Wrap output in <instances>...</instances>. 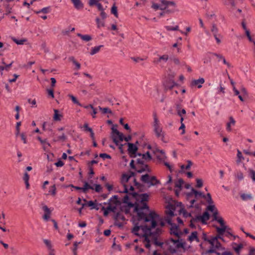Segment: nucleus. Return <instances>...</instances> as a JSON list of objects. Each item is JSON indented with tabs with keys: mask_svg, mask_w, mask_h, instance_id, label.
<instances>
[{
	"mask_svg": "<svg viewBox=\"0 0 255 255\" xmlns=\"http://www.w3.org/2000/svg\"><path fill=\"white\" fill-rule=\"evenodd\" d=\"M237 157L238 158V162H240L242 160L244 159L242 152L239 150H238Z\"/></svg>",
	"mask_w": 255,
	"mask_h": 255,
	"instance_id": "obj_60",
	"label": "nucleus"
},
{
	"mask_svg": "<svg viewBox=\"0 0 255 255\" xmlns=\"http://www.w3.org/2000/svg\"><path fill=\"white\" fill-rule=\"evenodd\" d=\"M111 13L113 14L116 17H118L117 7L115 6V5H114L112 7Z\"/></svg>",
	"mask_w": 255,
	"mask_h": 255,
	"instance_id": "obj_44",
	"label": "nucleus"
},
{
	"mask_svg": "<svg viewBox=\"0 0 255 255\" xmlns=\"http://www.w3.org/2000/svg\"><path fill=\"white\" fill-rule=\"evenodd\" d=\"M43 242H44V244L46 245V246L47 247V248H48L49 250H50V251L52 250V245H51V242L50 241L45 239L43 240Z\"/></svg>",
	"mask_w": 255,
	"mask_h": 255,
	"instance_id": "obj_49",
	"label": "nucleus"
},
{
	"mask_svg": "<svg viewBox=\"0 0 255 255\" xmlns=\"http://www.w3.org/2000/svg\"><path fill=\"white\" fill-rule=\"evenodd\" d=\"M98 0H89L88 3L90 6H92L96 5L98 3Z\"/></svg>",
	"mask_w": 255,
	"mask_h": 255,
	"instance_id": "obj_61",
	"label": "nucleus"
},
{
	"mask_svg": "<svg viewBox=\"0 0 255 255\" xmlns=\"http://www.w3.org/2000/svg\"><path fill=\"white\" fill-rule=\"evenodd\" d=\"M87 205L89 207H92V209H97V210L98 209V208H96V204L92 201H89L87 203Z\"/></svg>",
	"mask_w": 255,
	"mask_h": 255,
	"instance_id": "obj_59",
	"label": "nucleus"
},
{
	"mask_svg": "<svg viewBox=\"0 0 255 255\" xmlns=\"http://www.w3.org/2000/svg\"><path fill=\"white\" fill-rule=\"evenodd\" d=\"M249 175L252 178L253 182H255V171L252 169L248 170Z\"/></svg>",
	"mask_w": 255,
	"mask_h": 255,
	"instance_id": "obj_37",
	"label": "nucleus"
},
{
	"mask_svg": "<svg viewBox=\"0 0 255 255\" xmlns=\"http://www.w3.org/2000/svg\"><path fill=\"white\" fill-rule=\"evenodd\" d=\"M99 156L100 157L103 158L104 159H105L106 158H108V159L111 158V156L109 154H108L107 153H100L99 155Z\"/></svg>",
	"mask_w": 255,
	"mask_h": 255,
	"instance_id": "obj_54",
	"label": "nucleus"
},
{
	"mask_svg": "<svg viewBox=\"0 0 255 255\" xmlns=\"http://www.w3.org/2000/svg\"><path fill=\"white\" fill-rule=\"evenodd\" d=\"M225 88L223 86V85L221 83H220V87L218 89V93H222L223 94H224L225 91Z\"/></svg>",
	"mask_w": 255,
	"mask_h": 255,
	"instance_id": "obj_51",
	"label": "nucleus"
},
{
	"mask_svg": "<svg viewBox=\"0 0 255 255\" xmlns=\"http://www.w3.org/2000/svg\"><path fill=\"white\" fill-rule=\"evenodd\" d=\"M184 181L183 179H179L177 181L175 182V187L177 188H179L180 189H181L182 184H183Z\"/></svg>",
	"mask_w": 255,
	"mask_h": 255,
	"instance_id": "obj_39",
	"label": "nucleus"
},
{
	"mask_svg": "<svg viewBox=\"0 0 255 255\" xmlns=\"http://www.w3.org/2000/svg\"><path fill=\"white\" fill-rule=\"evenodd\" d=\"M241 197L243 200L252 199V196L251 194H243L241 195Z\"/></svg>",
	"mask_w": 255,
	"mask_h": 255,
	"instance_id": "obj_45",
	"label": "nucleus"
},
{
	"mask_svg": "<svg viewBox=\"0 0 255 255\" xmlns=\"http://www.w3.org/2000/svg\"><path fill=\"white\" fill-rule=\"evenodd\" d=\"M125 144H128V151L130 153L134 154L138 149L137 147L133 143L128 142L127 143H125Z\"/></svg>",
	"mask_w": 255,
	"mask_h": 255,
	"instance_id": "obj_16",
	"label": "nucleus"
},
{
	"mask_svg": "<svg viewBox=\"0 0 255 255\" xmlns=\"http://www.w3.org/2000/svg\"><path fill=\"white\" fill-rule=\"evenodd\" d=\"M165 244L167 246L168 250L171 254L175 253L178 249L183 247V244L179 241L178 238L176 240L171 238L165 242Z\"/></svg>",
	"mask_w": 255,
	"mask_h": 255,
	"instance_id": "obj_4",
	"label": "nucleus"
},
{
	"mask_svg": "<svg viewBox=\"0 0 255 255\" xmlns=\"http://www.w3.org/2000/svg\"><path fill=\"white\" fill-rule=\"evenodd\" d=\"M119 192L121 193H128V186L126 185L125 184H124L123 190L119 191Z\"/></svg>",
	"mask_w": 255,
	"mask_h": 255,
	"instance_id": "obj_62",
	"label": "nucleus"
},
{
	"mask_svg": "<svg viewBox=\"0 0 255 255\" xmlns=\"http://www.w3.org/2000/svg\"><path fill=\"white\" fill-rule=\"evenodd\" d=\"M20 136L21 137V140L23 141V143L24 144H26L27 143V140H26V136L25 134L23 132L21 133L20 134Z\"/></svg>",
	"mask_w": 255,
	"mask_h": 255,
	"instance_id": "obj_55",
	"label": "nucleus"
},
{
	"mask_svg": "<svg viewBox=\"0 0 255 255\" xmlns=\"http://www.w3.org/2000/svg\"><path fill=\"white\" fill-rule=\"evenodd\" d=\"M129 179L130 178L128 176V174H124L122 177V182L124 183H127Z\"/></svg>",
	"mask_w": 255,
	"mask_h": 255,
	"instance_id": "obj_56",
	"label": "nucleus"
},
{
	"mask_svg": "<svg viewBox=\"0 0 255 255\" xmlns=\"http://www.w3.org/2000/svg\"><path fill=\"white\" fill-rule=\"evenodd\" d=\"M41 143L42 144L43 148V149L44 150H46L45 145H47V146H50V143L47 141V139H43L42 140V142H41Z\"/></svg>",
	"mask_w": 255,
	"mask_h": 255,
	"instance_id": "obj_50",
	"label": "nucleus"
},
{
	"mask_svg": "<svg viewBox=\"0 0 255 255\" xmlns=\"http://www.w3.org/2000/svg\"><path fill=\"white\" fill-rule=\"evenodd\" d=\"M137 206L135 210L137 212V221L131 232L134 235L143 238V242L147 249L150 247V242L160 247L163 243L157 241L158 237L162 234V230L160 228H155L157 225V214L154 211H149V207L146 204Z\"/></svg>",
	"mask_w": 255,
	"mask_h": 255,
	"instance_id": "obj_1",
	"label": "nucleus"
},
{
	"mask_svg": "<svg viewBox=\"0 0 255 255\" xmlns=\"http://www.w3.org/2000/svg\"><path fill=\"white\" fill-rule=\"evenodd\" d=\"M99 109L100 111H102V113L105 114L107 113L112 114V111L108 108H102L100 106H99Z\"/></svg>",
	"mask_w": 255,
	"mask_h": 255,
	"instance_id": "obj_36",
	"label": "nucleus"
},
{
	"mask_svg": "<svg viewBox=\"0 0 255 255\" xmlns=\"http://www.w3.org/2000/svg\"><path fill=\"white\" fill-rule=\"evenodd\" d=\"M169 58L168 55L165 54L162 56H160L158 59L157 60V63L161 62L162 61L166 62Z\"/></svg>",
	"mask_w": 255,
	"mask_h": 255,
	"instance_id": "obj_33",
	"label": "nucleus"
},
{
	"mask_svg": "<svg viewBox=\"0 0 255 255\" xmlns=\"http://www.w3.org/2000/svg\"><path fill=\"white\" fill-rule=\"evenodd\" d=\"M75 8L77 9H82L84 7V4L81 0H71Z\"/></svg>",
	"mask_w": 255,
	"mask_h": 255,
	"instance_id": "obj_18",
	"label": "nucleus"
},
{
	"mask_svg": "<svg viewBox=\"0 0 255 255\" xmlns=\"http://www.w3.org/2000/svg\"><path fill=\"white\" fill-rule=\"evenodd\" d=\"M115 218H116V220H121L124 221L125 220V217H124V216H123V215H122L120 213H117L116 214Z\"/></svg>",
	"mask_w": 255,
	"mask_h": 255,
	"instance_id": "obj_52",
	"label": "nucleus"
},
{
	"mask_svg": "<svg viewBox=\"0 0 255 255\" xmlns=\"http://www.w3.org/2000/svg\"><path fill=\"white\" fill-rule=\"evenodd\" d=\"M175 210V207L172 204H168L166 206V210H165V213L166 215L167 216L165 220L167 218H170L171 219V217H173L174 215V212Z\"/></svg>",
	"mask_w": 255,
	"mask_h": 255,
	"instance_id": "obj_10",
	"label": "nucleus"
},
{
	"mask_svg": "<svg viewBox=\"0 0 255 255\" xmlns=\"http://www.w3.org/2000/svg\"><path fill=\"white\" fill-rule=\"evenodd\" d=\"M175 108L176 110L177 111V114L179 116H181L180 114V110L182 109V106L180 103H177L175 104Z\"/></svg>",
	"mask_w": 255,
	"mask_h": 255,
	"instance_id": "obj_38",
	"label": "nucleus"
},
{
	"mask_svg": "<svg viewBox=\"0 0 255 255\" xmlns=\"http://www.w3.org/2000/svg\"><path fill=\"white\" fill-rule=\"evenodd\" d=\"M176 85V83L172 80L166 81L164 83V90L165 91L171 90Z\"/></svg>",
	"mask_w": 255,
	"mask_h": 255,
	"instance_id": "obj_15",
	"label": "nucleus"
},
{
	"mask_svg": "<svg viewBox=\"0 0 255 255\" xmlns=\"http://www.w3.org/2000/svg\"><path fill=\"white\" fill-rule=\"evenodd\" d=\"M77 35L80 37L81 39H82L83 41H85L86 42H88L90 41L92 39V37L90 35L86 34V35H83L80 33H77Z\"/></svg>",
	"mask_w": 255,
	"mask_h": 255,
	"instance_id": "obj_20",
	"label": "nucleus"
},
{
	"mask_svg": "<svg viewBox=\"0 0 255 255\" xmlns=\"http://www.w3.org/2000/svg\"><path fill=\"white\" fill-rule=\"evenodd\" d=\"M207 209L213 212V214H214V212H215V211H218L217 209H216L215 207V205H213V204H210V205H209L208 207H207Z\"/></svg>",
	"mask_w": 255,
	"mask_h": 255,
	"instance_id": "obj_46",
	"label": "nucleus"
},
{
	"mask_svg": "<svg viewBox=\"0 0 255 255\" xmlns=\"http://www.w3.org/2000/svg\"><path fill=\"white\" fill-rule=\"evenodd\" d=\"M112 137L113 141L116 145H119V141L118 138L121 141L124 139V136L122 133L120 132L117 128H115L114 127L112 128Z\"/></svg>",
	"mask_w": 255,
	"mask_h": 255,
	"instance_id": "obj_8",
	"label": "nucleus"
},
{
	"mask_svg": "<svg viewBox=\"0 0 255 255\" xmlns=\"http://www.w3.org/2000/svg\"><path fill=\"white\" fill-rule=\"evenodd\" d=\"M151 7L155 10H157L159 9V3H153Z\"/></svg>",
	"mask_w": 255,
	"mask_h": 255,
	"instance_id": "obj_63",
	"label": "nucleus"
},
{
	"mask_svg": "<svg viewBox=\"0 0 255 255\" xmlns=\"http://www.w3.org/2000/svg\"><path fill=\"white\" fill-rule=\"evenodd\" d=\"M138 155L142 156V159H144L145 160H150L151 159V156L149 151H147L144 154H138Z\"/></svg>",
	"mask_w": 255,
	"mask_h": 255,
	"instance_id": "obj_28",
	"label": "nucleus"
},
{
	"mask_svg": "<svg viewBox=\"0 0 255 255\" xmlns=\"http://www.w3.org/2000/svg\"><path fill=\"white\" fill-rule=\"evenodd\" d=\"M89 189L94 190V188L93 186H92L90 184H89V183L88 182H85L84 186L82 187V191L84 193H86L87 190Z\"/></svg>",
	"mask_w": 255,
	"mask_h": 255,
	"instance_id": "obj_24",
	"label": "nucleus"
},
{
	"mask_svg": "<svg viewBox=\"0 0 255 255\" xmlns=\"http://www.w3.org/2000/svg\"><path fill=\"white\" fill-rule=\"evenodd\" d=\"M136 171L138 173H142L143 171H147L148 172H151L150 169L146 164L143 165V166L140 169H137Z\"/></svg>",
	"mask_w": 255,
	"mask_h": 255,
	"instance_id": "obj_27",
	"label": "nucleus"
},
{
	"mask_svg": "<svg viewBox=\"0 0 255 255\" xmlns=\"http://www.w3.org/2000/svg\"><path fill=\"white\" fill-rule=\"evenodd\" d=\"M165 221L170 225L171 227L170 229V234L175 236L177 238L179 239L182 235V233L179 230L178 227L175 224L172 223L171 219L167 218Z\"/></svg>",
	"mask_w": 255,
	"mask_h": 255,
	"instance_id": "obj_7",
	"label": "nucleus"
},
{
	"mask_svg": "<svg viewBox=\"0 0 255 255\" xmlns=\"http://www.w3.org/2000/svg\"><path fill=\"white\" fill-rule=\"evenodd\" d=\"M196 187L197 188H201L203 186V181L201 179H196Z\"/></svg>",
	"mask_w": 255,
	"mask_h": 255,
	"instance_id": "obj_53",
	"label": "nucleus"
},
{
	"mask_svg": "<svg viewBox=\"0 0 255 255\" xmlns=\"http://www.w3.org/2000/svg\"><path fill=\"white\" fill-rule=\"evenodd\" d=\"M157 215H158V217L156 219L157 225L155 226V227L157 226V228H160L162 230L161 228L165 225V223L162 220H158L159 217L158 214Z\"/></svg>",
	"mask_w": 255,
	"mask_h": 255,
	"instance_id": "obj_29",
	"label": "nucleus"
},
{
	"mask_svg": "<svg viewBox=\"0 0 255 255\" xmlns=\"http://www.w3.org/2000/svg\"><path fill=\"white\" fill-rule=\"evenodd\" d=\"M216 249H215V248H213L212 247L211 248V249H210L209 250L206 251L205 253V254H211V253H216L218 255H220V254L219 253H217L216 252Z\"/></svg>",
	"mask_w": 255,
	"mask_h": 255,
	"instance_id": "obj_47",
	"label": "nucleus"
},
{
	"mask_svg": "<svg viewBox=\"0 0 255 255\" xmlns=\"http://www.w3.org/2000/svg\"><path fill=\"white\" fill-rule=\"evenodd\" d=\"M68 96L71 98V100L74 104H76L80 106H82V105L79 102L76 98L74 97L73 95H69Z\"/></svg>",
	"mask_w": 255,
	"mask_h": 255,
	"instance_id": "obj_40",
	"label": "nucleus"
},
{
	"mask_svg": "<svg viewBox=\"0 0 255 255\" xmlns=\"http://www.w3.org/2000/svg\"><path fill=\"white\" fill-rule=\"evenodd\" d=\"M209 243L211 245L213 248L219 249L221 248V245L219 241L217 240L216 238L211 237L209 240H208Z\"/></svg>",
	"mask_w": 255,
	"mask_h": 255,
	"instance_id": "obj_12",
	"label": "nucleus"
},
{
	"mask_svg": "<svg viewBox=\"0 0 255 255\" xmlns=\"http://www.w3.org/2000/svg\"><path fill=\"white\" fill-rule=\"evenodd\" d=\"M165 28L168 31H176L179 30L178 25H176L174 27H171L170 26H165Z\"/></svg>",
	"mask_w": 255,
	"mask_h": 255,
	"instance_id": "obj_43",
	"label": "nucleus"
},
{
	"mask_svg": "<svg viewBox=\"0 0 255 255\" xmlns=\"http://www.w3.org/2000/svg\"><path fill=\"white\" fill-rule=\"evenodd\" d=\"M12 39L15 43L18 45H22L24 42L27 41V39L26 38L17 39L15 38H12Z\"/></svg>",
	"mask_w": 255,
	"mask_h": 255,
	"instance_id": "obj_31",
	"label": "nucleus"
},
{
	"mask_svg": "<svg viewBox=\"0 0 255 255\" xmlns=\"http://www.w3.org/2000/svg\"><path fill=\"white\" fill-rule=\"evenodd\" d=\"M54 114L53 116V119L55 121H59L61 120V118L62 117V116L60 114H59L58 113V110L56 109L54 110Z\"/></svg>",
	"mask_w": 255,
	"mask_h": 255,
	"instance_id": "obj_25",
	"label": "nucleus"
},
{
	"mask_svg": "<svg viewBox=\"0 0 255 255\" xmlns=\"http://www.w3.org/2000/svg\"><path fill=\"white\" fill-rule=\"evenodd\" d=\"M204 82V79L203 78H200L197 80H192L190 84L192 87L197 86L198 88H200L202 87V84Z\"/></svg>",
	"mask_w": 255,
	"mask_h": 255,
	"instance_id": "obj_13",
	"label": "nucleus"
},
{
	"mask_svg": "<svg viewBox=\"0 0 255 255\" xmlns=\"http://www.w3.org/2000/svg\"><path fill=\"white\" fill-rule=\"evenodd\" d=\"M188 241L190 242H192L194 240H196L197 242H199V239L197 236V232L195 231L191 233V235L189 236Z\"/></svg>",
	"mask_w": 255,
	"mask_h": 255,
	"instance_id": "obj_21",
	"label": "nucleus"
},
{
	"mask_svg": "<svg viewBox=\"0 0 255 255\" xmlns=\"http://www.w3.org/2000/svg\"><path fill=\"white\" fill-rule=\"evenodd\" d=\"M209 214L207 212H205L202 216H197L194 218V221H201L202 223L205 224L206 221L209 219Z\"/></svg>",
	"mask_w": 255,
	"mask_h": 255,
	"instance_id": "obj_11",
	"label": "nucleus"
},
{
	"mask_svg": "<svg viewBox=\"0 0 255 255\" xmlns=\"http://www.w3.org/2000/svg\"><path fill=\"white\" fill-rule=\"evenodd\" d=\"M95 190L97 192H100L102 190L101 186L99 184H96Z\"/></svg>",
	"mask_w": 255,
	"mask_h": 255,
	"instance_id": "obj_64",
	"label": "nucleus"
},
{
	"mask_svg": "<svg viewBox=\"0 0 255 255\" xmlns=\"http://www.w3.org/2000/svg\"><path fill=\"white\" fill-rule=\"evenodd\" d=\"M103 45H99L98 46H95L94 47L92 48L91 51H90V54L91 55H93L98 52H99L101 49V47H103Z\"/></svg>",
	"mask_w": 255,
	"mask_h": 255,
	"instance_id": "obj_23",
	"label": "nucleus"
},
{
	"mask_svg": "<svg viewBox=\"0 0 255 255\" xmlns=\"http://www.w3.org/2000/svg\"><path fill=\"white\" fill-rule=\"evenodd\" d=\"M84 130L85 131H89V132H91L93 131L92 129L90 128L89 127V125L87 123H85L84 125Z\"/></svg>",
	"mask_w": 255,
	"mask_h": 255,
	"instance_id": "obj_57",
	"label": "nucleus"
},
{
	"mask_svg": "<svg viewBox=\"0 0 255 255\" xmlns=\"http://www.w3.org/2000/svg\"><path fill=\"white\" fill-rule=\"evenodd\" d=\"M160 152L163 153V155L162 157H160L159 156H158L157 158L159 160H160V161H163L164 165L165 166H166L168 168V169L170 170V172H172V168H171V165L169 164V163L164 161V158H166V156L164 155V152L162 150H161Z\"/></svg>",
	"mask_w": 255,
	"mask_h": 255,
	"instance_id": "obj_19",
	"label": "nucleus"
},
{
	"mask_svg": "<svg viewBox=\"0 0 255 255\" xmlns=\"http://www.w3.org/2000/svg\"><path fill=\"white\" fill-rule=\"evenodd\" d=\"M69 60L70 61H71L73 64H74L76 66V69L77 70H79L81 68V65L79 63L76 61L75 58L73 56H71L69 57Z\"/></svg>",
	"mask_w": 255,
	"mask_h": 255,
	"instance_id": "obj_26",
	"label": "nucleus"
},
{
	"mask_svg": "<svg viewBox=\"0 0 255 255\" xmlns=\"http://www.w3.org/2000/svg\"><path fill=\"white\" fill-rule=\"evenodd\" d=\"M212 217L213 220L218 222L221 226V228H216L218 234L220 235H223L227 229V227L225 225V222L223 219L221 217L218 216V212L217 211L214 213L213 215H212Z\"/></svg>",
	"mask_w": 255,
	"mask_h": 255,
	"instance_id": "obj_5",
	"label": "nucleus"
},
{
	"mask_svg": "<svg viewBox=\"0 0 255 255\" xmlns=\"http://www.w3.org/2000/svg\"><path fill=\"white\" fill-rule=\"evenodd\" d=\"M193 194L195 195V197H197L198 196H201L203 198H205L206 197L205 195H203L202 192H198L195 190L194 188H192L191 192L187 194L188 197H190L192 196Z\"/></svg>",
	"mask_w": 255,
	"mask_h": 255,
	"instance_id": "obj_17",
	"label": "nucleus"
},
{
	"mask_svg": "<svg viewBox=\"0 0 255 255\" xmlns=\"http://www.w3.org/2000/svg\"><path fill=\"white\" fill-rule=\"evenodd\" d=\"M153 131L156 137L162 140L164 142H166L165 140V132L163 130L160 122L156 115L154 116V121L153 124Z\"/></svg>",
	"mask_w": 255,
	"mask_h": 255,
	"instance_id": "obj_3",
	"label": "nucleus"
},
{
	"mask_svg": "<svg viewBox=\"0 0 255 255\" xmlns=\"http://www.w3.org/2000/svg\"><path fill=\"white\" fill-rule=\"evenodd\" d=\"M218 31L219 29L217 27L216 25L215 24H213L211 29V31L213 35H214L217 34H219L218 33Z\"/></svg>",
	"mask_w": 255,
	"mask_h": 255,
	"instance_id": "obj_35",
	"label": "nucleus"
},
{
	"mask_svg": "<svg viewBox=\"0 0 255 255\" xmlns=\"http://www.w3.org/2000/svg\"><path fill=\"white\" fill-rule=\"evenodd\" d=\"M49 193H51V194L53 196H55L56 193V188L55 185H53L51 187V189L49 190Z\"/></svg>",
	"mask_w": 255,
	"mask_h": 255,
	"instance_id": "obj_48",
	"label": "nucleus"
},
{
	"mask_svg": "<svg viewBox=\"0 0 255 255\" xmlns=\"http://www.w3.org/2000/svg\"><path fill=\"white\" fill-rule=\"evenodd\" d=\"M180 214H182L183 216L185 218H187L188 217H191V214L190 213H188L184 208H181L179 210Z\"/></svg>",
	"mask_w": 255,
	"mask_h": 255,
	"instance_id": "obj_30",
	"label": "nucleus"
},
{
	"mask_svg": "<svg viewBox=\"0 0 255 255\" xmlns=\"http://www.w3.org/2000/svg\"><path fill=\"white\" fill-rule=\"evenodd\" d=\"M140 179L142 182L149 184V186L156 185L160 183V181L156 179L155 176H150L148 174L142 175Z\"/></svg>",
	"mask_w": 255,
	"mask_h": 255,
	"instance_id": "obj_6",
	"label": "nucleus"
},
{
	"mask_svg": "<svg viewBox=\"0 0 255 255\" xmlns=\"http://www.w3.org/2000/svg\"><path fill=\"white\" fill-rule=\"evenodd\" d=\"M213 36L216 40L217 43L220 44L221 42V39L223 38V36L221 34H217Z\"/></svg>",
	"mask_w": 255,
	"mask_h": 255,
	"instance_id": "obj_42",
	"label": "nucleus"
},
{
	"mask_svg": "<svg viewBox=\"0 0 255 255\" xmlns=\"http://www.w3.org/2000/svg\"><path fill=\"white\" fill-rule=\"evenodd\" d=\"M113 201L112 198H111L110 200L112 202H113L115 205H112V204H109V206L107 207V209L110 211L114 212L116 209V204L118 202L117 200V196L115 195L113 197Z\"/></svg>",
	"mask_w": 255,
	"mask_h": 255,
	"instance_id": "obj_14",
	"label": "nucleus"
},
{
	"mask_svg": "<svg viewBox=\"0 0 255 255\" xmlns=\"http://www.w3.org/2000/svg\"><path fill=\"white\" fill-rule=\"evenodd\" d=\"M129 194L136 200V202L134 203H131L129 202V197L128 195H126L123 198V202L128 204L130 207H134V211L137 214V212L135 210L136 207L137 206L141 205L146 204L147 206V202L149 199V195L147 193L143 194H137L135 192L129 193Z\"/></svg>",
	"mask_w": 255,
	"mask_h": 255,
	"instance_id": "obj_2",
	"label": "nucleus"
},
{
	"mask_svg": "<svg viewBox=\"0 0 255 255\" xmlns=\"http://www.w3.org/2000/svg\"><path fill=\"white\" fill-rule=\"evenodd\" d=\"M235 124V121L232 117H230V122L227 124V130L228 131H231V126H234Z\"/></svg>",
	"mask_w": 255,
	"mask_h": 255,
	"instance_id": "obj_22",
	"label": "nucleus"
},
{
	"mask_svg": "<svg viewBox=\"0 0 255 255\" xmlns=\"http://www.w3.org/2000/svg\"><path fill=\"white\" fill-rule=\"evenodd\" d=\"M207 202L209 204H213V201L212 200L211 194L210 193H207Z\"/></svg>",
	"mask_w": 255,
	"mask_h": 255,
	"instance_id": "obj_58",
	"label": "nucleus"
},
{
	"mask_svg": "<svg viewBox=\"0 0 255 255\" xmlns=\"http://www.w3.org/2000/svg\"><path fill=\"white\" fill-rule=\"evenodd\" d=\"M96 21L98 28L105 26V21L103 19L101 20L99 18L97 17L96 19Z\"/></svg>",
	"mask_w": 255,
	"mask_h": 255,
	"instance_id": "obj_32",
	"label": "nucleus"
},
{
	"mask_svg": "<svg viewBox=\"0 0 255 255\" xmlns=\"http://www.w3.org/2000/svg\"><path fill=\"white\" fill-rule=\"evenodd\" d=\"M67 137L64 133H63L61 136H58L56 138L53 139V141L54 142L58 141H64L66 140Z\"/></svg>",
	"mask_w": 255,
	"mask_h": 255,
	"instance_id": "obj_34",
	"label": "nucleus"
},
{
	"mask_svg": "<svg viewBox=\"0 0 255 255\" xmlns=\"http://www.w3.org/2000/svg\"><path fill=\"white\" fill-rule=\"evenodd\" d=\"M50 7H46L42 8L41 10L39 11H35V12L37 14L39 13L40 12H43L44 13H47L49 12Z\"/></svg>",
	"mask_w": 255,
	"mask_h": 255,
	"instance_id": "obj_41",
	"label": "nucleus"
},
{
	"mask_svg": "<svg viewBox=\"0 0 255 255\" xmlns=\"http://www.w3.org/2000/svg\"><path fill=\"white\" fill-rule=\"evenodd\" d=\"M159 2V9L165 10L169 5L176 6V4L174 1H168L166 0H158Z\"/></svg>",
	"mask_w": 255,
	"mask_h": 255,
	"instance_id": "obj_9",
	"label": "nucleus"
}]
</instances>
